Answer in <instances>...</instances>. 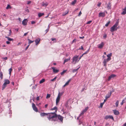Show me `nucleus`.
I'll use <instances>...</instances> for the list:
<instances>
[{
	"label": "nucleus",
	"instance_id": "nucleus-1",
	"mask_svg": "<svg viewBox=\"0 0 126 126\" xmlns=\"http://www.w3.org/2000/svg\"><path fill=\"white\" fill-rule=\"evenodd\" d=\"M47 118L50 121H57V114L55 112L49 113Z\"/></svg>",
	"mask_w": 126,
	"mask_h": 126
},
{
	"label": "nucleus",
	"instance_id": "nucleus-2",
	"mask_svg": "<svg viewBox=\"0 0 126 126\" xmlns=\"http://www.w3.org/2000/svg\"><path fill=\"white\" fill-rule=\"evenodd\" d=\"M119 24V19L116 21L115 24L110 28V31L111 32H113L115 31H116L118 28L117 27Z\"/></svg>",
	"mask_w": 126,
	"mask_h": 126
},
{
	"label": "nucleus",
	"instance_id": "nucleus-3",
	"mask_svg": "<svg viewBox=\"0 0 126 126\" xmlns=\"http://www.w3.org/2000/svg\"><path fill=\"white\" fill-rule=\"evenodd\" d=\"M10 83V81L8 79H6L5 80V82L2 85V90H3L6 86L7 84Z\"/></svg>",
	"mask_w": 126,
	"mask_h": 126
},
{
	"label": "nucleus",
	"instance_id": "nucleus-4",
	"mask_svg": "<svg viewBox=\"0 0 126 126\" xmlns=\"http://www.w3.org/2000/svg\"><path fill=\"white\" fill-rule=\"evenodd\" d=\"M57 121L58 120H59L60 122L62 123H63V117L60 115H57Z\"/></svg>",
	"mask_w": 126,
	"mask_h": 126
},
{
	"label": "nucleus",
	"instance_id": "nucleus-5",
	"mask_svg": "<svg viewBox=\"0 0 126 126\" xmlns=\"http://www.w3.org/2000/svg\"><path fill=\"white\" fill-rule=\"evenodd\" d=\"M79 56H77L76 55L73 57V58L72 59L73 62H75V63L74 64H75L77 62H78V60Z\"/></svg>",
	"mask_w": 126,
	"mask_h": 126
},
{
	"label": "nucleus",
	"instance_id": "nucleus-6",
	"mask_svg": "<svg viewBox=\"0 0 126 126\" xmlns=\"http://www.w3.org/2000/svg\"><path fill=\"white\" fill-rule=\"evenodd\" d=\"M32 107L33 110L34 111L36 112L38 111V110L37 108L35 106V104L33 103H32Z\"/></svg>",
	"mask_w": 126,
	"mask_h": 126
},
{
	"label": "nucleus",
	"instance_id": "nucleus-7",
	"mask_svg": "<svg viewBox=\"0 0 126 126\" xmlns=\"http://www.w3.org/2000/svg\"><path fill=\"white\" fill-rule=\"evenodd\" d=\"M112 119L113 120H114L113 117L111 115H107L105 117V119Z\"/></svg>",
	"mask_w": 126,
	"mask_h": 126
},
{
	"label": "nucleus",
	"instance_id": "nucleus-8",
	"mask_svg": "<svg viewBox=\"0 0 126 126\" xmlns=\"http://www.w3.org/2000/svg\"><path fill=\"white\" fill-rule=\"evenodd\" d=\"M28 21L27 19H25L22 21V24L24 25H26L27 24Z\"/></svg>",
	"mask_w": 126,
	"mask_h": 126
},
{
	"label": "nucleus",
	"instance_id": "nucleus-9",
	"mask_svg": "<svg viewBox=\"0 0 126 126\" xmlns=\"http://www.w3.org/2000/svg\"><path fill=\"white\" fill-rule=\"evenodd\" d=\"M111 91H110V93L107 94L105 96V98L106 99L108 98L111 96Z\"/></svg>",
	"mask_w": 126,
	"mask_h": 126
},
{
	"label": "nucleus",
	"instance_id": "nucleus-10",
	"mask_svg": "<svg viewBox=\"0 0 126 126\" xmlns=\"http://www.w3.org/2000/svg\"><path fill=\"white\" fill-rule=\"evenodd\" d=\"M116 76V75H115L114 74H112L110 75L108 79V80L109 81L112 78H113L114 77H115Z\"/></svg>",
	"mask_w": 126,
	"mask_h": 126
},
{
	"label": "nucleus",
	"instance_id": "nucleus-11",
	"mask_svg": "<svg viewBox=\"0 0 126 126\" xmlns=\"http://www.w3.org/2000/svg\"><path fill=\"white\" fill-rule=\"evenodd\" d=\"M49 113H46L44 112H41L40 114V115L41 117H44L46 115H48Z\"/></svg>",
	"mask_w": 126,
	"mask_h": 126
},
{
	"label": "nucleus",
	"instance_id": "nucleus-12",
	"mask_svg": "<svg viewBox=\"0 0 126 126\" xmlns=\"http://www.w3.org/2000/svg\"><path fill=\"white\" fill-rule=\"evenodd\" d=\"M60 97L59 96V95L58 96L56 100V104L57 105L58 104V103H59L60 101Z\"/></svg>",
	"mask_w": 126,
	"mask_h": 126
},
{
	"label": "nucleus",
	"instance_id": "nucleus-13",
	"mask_svg": "<svg viewBox=\"0 0 126 126\" xmlns=\"http://www.w3.org/2000/svg\"><path fill=\"white\" fill-rule=\"evenodd\" d=\"M105 13L104 12L100 13H99L98 16L99 17H103L105 16Z\"/></svg>",
	"mask_w": 126,
	"mask_h": 126
},
{
	"label": "nucleus",
	"instance_id": "nucleus-14",
	"mask_svg": "<svg viewBox=\"0 0 126 126\" xmlns=\"http://www.w3.org/2000/svg\"><path fill=\"white\" fill-rule=\"evenodd\" d=\"M104 45V43L102 42L100 44L98 45V47L99 48H102Z\"/></svg>",
	"mask_w": 126,
	"mask_h": 126
},
{
	"label": "nucleus",
	"instance_id": "nucleus-15",
	"mask_svg": "<svg viewBox=\"0 0 126 126\" xmlns=\"http://www.w3.org/2000/svg\"><path fill=\"white\" fill-rule=\"evenodd\" d=\"M114 114L115 115H118L119 114V113L118 111L116 110H113Z\"/></svg>",
	"mask_w": 126,
	"mask_h": 126
},
{
	"label": "nucleus",
	"instance_id": "nucleus-16",
	"mask_svg": "<svg viewBox=\"0 0 126 126\" xmlns=\"http://www.w3.org/2000/svg\"><path fill=\"white\" fill-rule=\"evenodd\" d=\"M51 68L53 70V72L55 73H58L59 71V70L56 69L54 67H53Z\"/></svg>",
	"mask_w": 126,
	"mask_h": 126
},
{
	"label": "nucleus",
	"instance_id": "nucleus-17",
	"mask_svg": "<svg viewBox=\"0 0 126 126\" xmlns=\"http://www.w3.org/2000/svg\"><path fill=\"white\" fill-rule=\"evenodd\" d=\"M40 39L38 38V39H36L35 40V42L36 45H37L40 42Z\"/></svg>",
	"mask_w": 126,
	"mask_h": 126
},
{
	"label": "nucleus",
	"instance_id": "nucleus-18",
	"mask_svg": "<svg viewBox=\"0 0 126 126\" xmlns=\"http://www.w3.org/2000/svg\"><path fill=\"white\" fill-rule=\"evenodd\" d=\"M123 11L121 13V14L124 15L126 14V6L125 7L124 9H123Z\"/></svg>",
	"mask_w": 126,
	"mask_h": 126
},
{
	"label": "nucleus",
	"instance_id": "nucleus-19",
	"mask_svg": "<svg viewBox=\"0 0 126 126\" xmlns=\"http://www.w3.org/2000/svg\"><path fill=\"white\" fill-rule=\"evenodd\" d=\"M110 4L111 3L109 2L107 5V8L109 10L110 9H111V5Z\"/></svg>",
	"mask_w": 126,
	"mask_h": 126
},
{
	"label": "nucleus",
	"instance_id": "nucleus-20",
	"mask_svg": "<svg viewBox=\"0 0 126 126\" xmlns=\"http://www.w3.org/2000/svg\"><path fill=\"white\" fill-rule=\"evenodd\" d=\"M69 11L68 10H67L65 12L63 13V14L62 16H64L66 15L68 13Z\"/></svg>",
	"mask_w": 126,
	"mask_h": 126
},
{
	"label": "nucleus",
	"instance_id": "nucleus-21",
	"mask_svg": "<svg viewBox=\"0 0 126 126\" xmlns=\"http://www.w3.org/2000/svg\"><path fill=\"white\" fill-rule=\"evenodd\" d=\"M64 93L63 91H62L61 93H60L59 91V93L58 96L59 95V96L60 97L62 96Z\"/></svg>",
	"mask_w": 126,
	"mask_h": 126
},
{
	"label": "nucleus",
	"instance_id": "nucleus-22",
	"mask_svg": "<svg viewBox=\"0 0 126 126\" xmlns=\"http://www.w3.org/2000/svg\"><path fill=\"white\" fill-rule=\"evenodd\" d=\"M5 38H7L8 39V40L9 41H13L14 40L13 39L10 38L9 37L7 36H5Z\"/></svg>",
	"mask_w": 126,
	"mask_h": 126
},
{
	"label": "nucleus",
	"instance_id": "nucleus-23",
	"mask_svg": "<svg viewBox=\"0 0 126 126\" xmlns=\"http://www.w3.org/2000/svg\"><path fill=\"white\" fill-rule=\"evenodd\" d=\"M57 107L55 106L54 108H52L51 110H55V113L57 111Z\"/></svg>",
	"mask_w": 126,
	"mask_h": 126
},
{
	"label": "nucleus",
	"instance_id": "nucleus-24",
	"mask_svg": "<svg viewBox=\"0 0 126 126\" xmlns=\"http://www.w3.org/2000/svg\"><path fill=\"white\" fill-rule=\"evenodd\" d=\"M108 62L107 61V60H106V59H104V60L103 61V63L104 64V65L105 66H106V63Z\"/></svg>",
	"mask_w": 126,
	"mask_h": 126
},
{
	"label": "nucleus",
	"instance_id": "nucleus-25",
	"mask_svg": "<svg viewBox=\"0 0 126 126\" xmlns=\"http://www.w3.org/2000/svg\"><path fill=\"white\" fill-rule=\"evenodd\" d=\"M44 15V13H39L38 14V16L39 17H40Z\"/></svg>",
	"mask_w": 126,
	"mask_h": 126
},
{
	"label": "nucleus",
	"instance_id": "nucleus-26",
	"mask_svg": "<svg viewBox=\"0 0 126 126\" xmlns=\"http://www.w3.org/2000/svg\"><path fill=\"white\" fill-rule=\"evenodd\" d=\"M70 58L69 57L68 59H65L64 60L63 64H64L65 63L67 62H68L69 60H70Z\"/></svg>",
	"mask_w": 126,
	"mask_h": 126
},
{
	"label": "nucleus",
	"instance_id": "nucleus-27",
	"mask_svg": "<svg viewBox=\"0 0 126 126\" xmlns=\"http://www.w3.org/2000/svg\"><path fill=\"white\" fill-rule=\"evenodd\" d=\"M3 74L2 72L0 71V78L1 79H3Z\"/></svg>",
	"mask_w": 126,
	"mask_h": 126
},
{
	"label": "nucleus",
	"instance_id": "nucleus-28",
	"mask_svg": "<svg viewBox=\"0 0 126 126\" xmlns=\"http://www.w3.org/2000/svg\"><path fill=\"white\" fill-rule=\"evenodd\" d=\"M79 68H80V67H79L76 69H74L73 70H72V72L73 73H75V72L77 71L79 69Z\"/></svg>",
	"mask_w": 126,
	"mask_h": 126
},
{
	"label": "nucleus",
	"instance_id": "nucleus-29",
	"mask_svg": "<svg viewBox=\"0 0 126 126\" xmlns=\"http://www.w3.org/2000/svg\"><path fill=\"white\" fill-rule=\"evenodd\" d=\"M45 81V79H43L40 81V82H39L40 83V84L42 83L43 82H44Z\"/></svg>",
	"mask_w": 126,
	"mask_h": 126
},
{
	"label": "nucleus",
	"instance_id": "nucleus-30",
	"mask_svg": "<svg viewBox=\"0 0 126 126\" xmlns=\"http://www.w3.org/2000/svg\"><path fill=\"white\" fill-rule=\"evenodd\" d=\"M28 40L29 41L28 43L29 44H31L34 42V41H32L29 39H28Z\"/></svg>",
	"mask_w": 126,
	"mask_h": 126
},
{
	"label": "nucleus",
	"instance_id": "nucleus-31",
	"mask_svg": "<svg viewBox=\"0 0 126 126\" xmlns=\"http://www.w3.org/2000/svg\"><path fill=\"white\" fill-rule=\"evenodd\" d=\"M76 0H74L73 2L71 3V4L73 5H74L77 2Z\"/></svg>",
	"mask_w": 126,
	"mask_h": 126
},
{
	"label": "nucleus",
	"instance_id": "nucleus-32",
	"mask_svg": "<svg viewBox=\"0 0 126 126\" xmlns=\"http://www.w3.org/2000/svg\"><path fill=\"white\" fill-rule=\"evenodd\" d=\"M126 100V99L125 98L122 101V102L121 103V105H122L125 102V100Z\"/></svg>",
	"mask_w": 126,
	"mask_h": 126
},
{
	"label": "nucleus",
	"instance_id": "nucleus-33",
	"mask_svg": "<svg viewBox=\"0 0 126 126\" xmlns=\"http://www.w3.org/2000/svg\"><path fill=\"white\" fill-rule=\"evenodd\" d=\"M112 56V53H110L109 54L107 55V57L109 58V57H110Z\"/></svg>",
	"mask_w": 126,
	"mask_h": 126
},
{
	"label": "nucleus",
	"instance_id": "nucleus-34",
	"mask_svg": "<svg viewBox=\"0 0 126 126\" xmlns=\"http://www.w3.org/2000/svg\"><path fill=\"white\" fill-rule=\"evenodd\" d=\"M66 70H64L61 73V74L62 75H63L66 71Z\"/></svg>",
	"mask_w": 126,
	"mask_h": 126
},
{
	"label": "nucleus",
	"instance_id": "nucleus-35",
	"mask_svg": "<svg viewBox=\"0 0 126 126\" xmlns=\"http://www.w3.org/2000/svg\"><path fill=\"white\" fill-rule=\"evenodd\" d=\"M12 68H11L9 70V74L10 75H11V72L12 71Z\"/></svg>",
	"mask_w": 126,
	"mask_h": 126
},
{
	"label": "nucleus",
	"instance_id": "nucleus-36",
	"mask_svg": "<svg viewBox=\"0 0 126 126\" xmlns=\"http://www.w3.org/2000/svg\"><path fill=\"white\" fill-rule=\"evenodd\" d=\"M119 104V102L117 100L116 101L115 103V105L116 107H117L118 106V104Z\"/></svg>",
	"mask_w": 126,
	"mask_h": 126
},
{
	"label": "nucleus",
	"instance_id": "nucleus-37",
	"mask_svg": "<svg viewBox=\"0 0 126 126\" xmlns=\"http://www.w3.org/2000/svg\"><path fill=\"white\" fill-rule=\"evenodd\" d=\"M89 50H90V48H89L84 53H83V55H84L85 54H87V53L89 51Z\"/></svg>",
	"mask_w": 126,
	"mask_h": 126
},
{
	"label": "nucleus",
	"instance_id": "nucleus-38",
	"mask_svg": "<svg viewBox=\"0 0 126 126\" xmlns=\"http://www.w3.org/2000/svg\"><path fill=\"white\" fill-rule=\"evenodd\" d=\"M57 78V77L56 76L55 77V78L53 79H51L50 80L51 81H55V80H56Z\"/></svg>",
	"mask_w": 126,
	"mask_h": 126
},
{
	"label": "nucleus",
	"instance_id": "nucleus-39",
	"mask_svg": "<svg viewBox=\"0 0 126 126\" xmlns=\"http://www.w3.org/2000/svg\"><path fill=\"white\" fill-rule=\"evenodd\" d=\"M110 21H108L105 25V26L106 27H108L109 24L110 23Z\"/></svg>",
	"mask_w": 126,
	"mask_h": 126
},
{
	"label": "nucleus",
	"instance_id": "nucleus-40",
	"mask_svg": "<svg viewBox=\"0 0 126 126\" xmlns=\"http://www.w3.org/2000/svg\"><path fill=\"white\" fill-rule=\"evenodd\" d=\"M47 5L43 2L42 3V5L44 6H47Z\"/></svg>",
	"mask_w": 126,
	"mask_h": 126
},
{
	"label": "nucleus",
	"instance_id": "nucleus-41",
	"mask_svg": "<svg viewBox=\"0 0 126 126\" xmlns=\"http://www.w3.org/2000/svg\"><path fill=\"white\" fill-rule=\"evenodd\" d=\"M70 80L71 79H70L68 81L66 82L65 83V85H68V84L69 83V82Z\"/></svg>",
	"mask_w": 126,
	"mask_h": 126
},
{
	"label": "nucleus",
	"instance_id": "nucleus-42",
	"mask_svg": "<svg viewBox=\"0 0 126 126\" xmlns=\"http://www.w3.org/2000/svg\"><path fill=\"white\" fill-rule=\"evenodd\" d=\"M11 30H9V33L8 34V36H10L11 35Z\"/></svg>",
	"mask_w": 126,
	"mask_h": 126
},
{
	"label": "nucleus",
	"instance_id": "nucleus-43",
	"mask_svg": "<svg viewBox=\"0 0 126 126\" xmlns=\"http://www.w3.org/2000/svg\"><path fill=\"white\" fill-rule=\"evenodd\" d=\"M9 8H11V7L9 5H8L6 7L7 9H8Z\"/></svg>",
	"mask_w": 126,
	"mask_h": 126
},
{
	"label": "nucleus",
	"instance_id": "nucleus-44",
	"mask_svg": "<svg viewBox=\"0 0 126 126\" xmlns=\"http://www.w3.org/2000/svg\"><path fill=\"white\" fill-rule=\"evenodd\" d=\"M22 68V67H20L18 68V71L19 72Z\"/></svg>",
	"mask_w": 126,
	"mask_h": 126
},
{
	"label": "nucleus",
	"instance_id": "nucleus-45",
	"mask_svg": "<svg viewBox=\"0 0 126 126\" xmlns=\"http://www.w3.org/2000/svg\"><path fill=\"white\" fill-rule=\"evenodd\" d=\"M50 94H47V95L46 97L47 98H49L50 97Z\"/></svg>",
	"mask_w": 126,
	"mask_h": 126
},
{
	"label": "nucleus",
	"instance_id": "nucleus-46",
	"mask_svg": "<svg viewBox=\"0 0 126 126\" xmlns=\"http://www.w3.org/2000/svg\"><path fill=\"white\" fill-rule=\"evenodd\" d=\"M88 107H86L85 109H84V110H83L85 112H86L88 110Z\"/></svg>",
	"mask_w": 126,
	"mask_h": 126
},
{
	"label": "nucleus",
	"instance_id": "nucleus-47",
	"mask_svg": "<svg viewBox=\"0 0 126 126\" xmlns=\"http://www.w3.org/2000/svg\"><path fill=\"white\" fill-rule=\"evenodd\" d=\"M104 104V102H103L102 103H101L100 104V107L101 108H102L103 107V105Z\"/></svg>",
	"mask_w": 126,
	"mask_h": 126
},
{
	"label": "nucleus",
	"instance_id": "nucleus-48",
	"mask_svg": "<svg viewBox=\"0 0 126 126\" xmlns=\"http://www.w3.org/2000/svg\"><path fill=\"white\" fill-rule=\"evenodd\" d=\"M111 59L110 57H109V58H107L106 59V60H107V61L108 62L109 61H110V60Z\"/></svg>",
	"mask_w": 126,
	"mask_h": 126
},
{
	"label": "nucleus",
	"instance_id": "nucleus-49",
	"mask_svg": "<svg viewBox=\"0 0 126 126\" xmlns=\"http://www.w3.org/2000/svg\"><path fill=\"white\" fill-rule=\"evenodd\" d=\"M92 22V21L91 20L87 22V24H89L91 23Z\"/></svg>",
	"mask_w": 126,
	"mask_h": 126
},
{
	"label": "nucleus",
	"instance_id": "nucleus-50",
	"mask_svg": "<svg viewBox=\"0 0 126 126\" xmlns=\"http://www.w3.org/2000/svg\"><path fill=\"white\" fill-rule=\"evenodd\" d=\"M85 112L83 110L82 111V112L80 113V115H83V114H84V113Z\"/></svg>",
	"mask_w": 126,
	"mask_h": 126
},
{
	"label": "nucleus",
	"instance_id": "nucleus-51",
	"mask_svg": "<svg viewBox=\"0 0 126 126\" xmlns=\"http://www.w3.org/2000/svg\"><path fill=\"white\" fill-rule=\"evenodd\" d=\"M76 41V39H74L72 41V43H73L74 42H75Z\"/></svg>",
	"mask_w": 126,
	"mask_h": 126
},
{
	"label": "nucleus",
	"instance_id": "nucleus-52",
	"mask_svg": "<svg viewBox=\"0 0 126 126\" xmlns=\"http://www.w3.org/2000/svg\"><path fill=\"white\" fill-rule=\"evenodd\" d=\"M107 37V35L106 34H104V36H103V37L105 39Z\"/></svg>",
	"mask_w": 126,
	"mask_h": 126
},
{
	"label": "nucleus",
	"instance_id": "nucleus-53",
	"mask_svg": "<svg viewBox=\"0 0 126 126\" xmlns=\"http://www.w3.org/2000/svg\"><path fill=\"white\" fill-rule=\"evenodd\" d=\"M82 13H81V11H80L78 15V16H80L81 15V14Z\"/></svg>",
	"mask_w": 126,
	"mask_h": 126
},
{
	"label": "nucleus",
	"instance_id": "nucleus-54",
	"mask_svg": "<svg viewBox=\"0 0 126 126\" xmlns=\"http://www.w3.org/2000/svg\"><path fill=\"white\" fill-rule=\"evenodd\" d=\"M30 45L29 44V45L26 47V48H25V50H26L28 49V48L29 46H30Z\"/></svg>",
	"mask_w": 126,
	"mask_h": 126
},
{
	"label": "nucleus",
	"instance_id": "nucleus-55",
	"mask_svg": "<svg viewBox=\"0 0 126 126\" xmlns=\"http://www.w3.org/2000/svg\"><path fill=\"white\" fill-rule=\"evenodd\" d=\"M51 40L52 41H55V42H56V38H52L51 39Z\"/></svg>",
	"mask_w": 126,
	"mask_h": 126
},
{
	"label": "nucleus",
	"instance_id": "nucleus-56",
	"mask_svg": "<svg viewBox=\"0 0 126 126\" xmlns=\"http://www.w3.org/2000/svg\"><path fill=\"white\" fill-rule=\"evenodd\" d=\"M35 22L34 21H32L31 22V24H35Z\"/></svg>",
	"mask_w": 126,
	"mask_h": 126
},
{
	"label": "nucleus",
	"instance_id": "nucleus-57",
	"mask_svg": "<svg viewBox=\"0 0 126 126\" xmlns=\"http://www.w3.org/2000/svg\"><path fill=\"white\" fill-rule=\"evenodd\" d=\"M83 54L80 57H79V60H78V62L79 60L83 56Z\"/></svg>",
	"mask_w": 126,
	"mask_h": 126
},
{
	"label": "nucleus",
	"instance_id": "nucleus-58",
	"mask_svg": "<svg viewBox=\"0 0 126 126\" xmlns=\"http://www.w3.org/2000/svg\"><path fill=\"white\" fill-rule=\"evenodd\" d=\"M31 1H27V4H29L31 3Z\"/></svg>",
	"mask_w": 126,
	"mask_h": 126
},
{
	"label": "nucleus",
	"instance_id": "nucleus-59",
	"mask_svg": "<svg viewBox=\"0 0 126 126\" xmlns=\"http://www.w3.org/2000/svg\"><path fill=\"white\" fill-rule=\"evenodd\" d=\"M29 32H27V33H25L24 34V36H26L27 34Z\"/></svg>",
	"mask_w": 126,
	"mask_h": 126
},
{
	"label": "nucleus",
	"instance_id": "nucleus-60",
	"mask_svg": "<svg viewBox=\"0 0 126 126\" xmlns=\"http://www.w3.org/2000/svg\"><path fill=\"white\" fill-rule=\"evenodd\" d=\"M101 3H99L97 4V6L98 7H100L101 5Z\"/></svg>",
	"mask_w": 126,
	"mask_h": 126
},
{
	"label": "nucleus",
	"instance_id": "nucleus-61",
	"mask_svg": "<svg viewBox=\"0 0 126 126\" xmlns=\"http://www.w3.org/2000/svg\"><path fill=\"white\" fill-rule=\"evenodd\" d=\"M36 100H38V101L39 100V96H37V97H36Z\"/></svg>",
	"mask_w": 126,
	"mask_h": 126
},
{
	"label": "nucleus",
	"instance_id": "nucleus-62",
	"mask_svg": "<svg viewBox=\"0 0 126 126\" xmlns=\"http://www.w3.org/2000/svg\"><path fill=\"white\" fill-rule=\"evenodd\" d=\"M36 88V86H33L32 87V89H35Z\"/></svg>",
	"mask_w": 126,
	"mask_h": 126
},
{
	"label": "nucleus",
	"instance_id": "nucleus-63",
	"mask_svg": "<svg viewBox=\"0 0 126 126\" xmlns=\"http://www.w3.org/2000/svg\"><path fill=\"white\" fill-rule=\"evenodd\" d=\"M49 30V29L46 30L45 31L46 32V33L48 32Z\"/></svg>",
	"mask_w": 126,
	"mask_h": 126
},
{
	"label": "nucleus",
	"instance_id": "nucleus-64",
	"mask_svg": "<svg viewBox=\"0 0 126 126\" xmlns=\"http://www.w3.org/2000/svg\"><path fill=\"white\" fill-rule=\"evenodd\" d=\"M82 122H81L79 120V125H80L81 124V123Z\"/></svg>",
	"mask_w": 126,
	"mask_h": 126
}]
</instances>
